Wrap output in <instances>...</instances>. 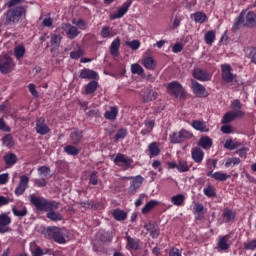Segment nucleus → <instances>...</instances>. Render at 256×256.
<instances>
[{
    "mask_svg": "<svg viewBox=\"0 0 256 256\" xmlns=\"http://www.w3.org/2000/svg\"><path fill=\"white\" fill-rule=\"evenodd\" d=\"M121 47V39L116 38L110 45V55L112 57H119V48Z\"/></svg>",
    "mask_w": 256,
    "mask_h": 256,
    "instance_id": "nucleus-22",
    "label": "nucleus"
},
{
    "mask_svg": "<svg viewBox=\"0 0 256 256\" xmlns=\"http://www.w3.org/2000/svg\"><path fill=\"white\" fill-rule=\"evenodd\" d=\"M42 235H44L45 239H52V241L59 243V245H64V243H67L63 230L57 226H48L44 228L42 230Z\"/></svg>",
    "mask_w": 256,
    "mask_h": 256,
    "instance_id": "nucleus-4",
    "label": "nucleus"
},
{
    "mask_svg": "<svg viewBox=\"0 0 256 256\" xmlns=\"http://www.w3.org/2000/svg\"><path fill=\"white\" fill-rule=\"evenodd\" d=\"M243 247L246 251H255V249H256V239H254L252 241L244 242Z\"/></svg>",
    "mask_w": 256,
    "mask_h": 256,
    "instance_id": "nucleus-53",
    "label": "nucleus"
},
{
    "mask_svg": "<svg viewBox=\"0 0 256 256\" xmlns=\"http://www.w3.org/2000/svg\"><path fill=\"white\" fill-rule=\"evenodd\" d=\"M2 143L5 147H13V145H15V140H13V136H11V134H6L2 138Z\"/></svg>",
    "mask_w": 256,
    "mask_h": 256,
    "instance_id": "nucleus-46",
    "label": "nucleus"
},
{
    "mask_svg": "<svg viewBox=\"0 0 256 256\" xmlns=\"http://www.w3.org/2000/svg\"><path fill=\"white\" fill-rule=\"evenodd\" d=\"M229 239H230L229 235H225L222 238H220L218 241L219 249H221L222 251H227V249H229V243H227Z\"/></svg>",
    "mask_w": 256,
    "mask_h": 256,
    "instance_id": "nucleus-39",
    "label": "nucleus"
},
{
    "mask_svg": "<svg viewBox=\"0 0 256 256\" xmlns=\"http://www.w3.org/2000/svg\"><path fill=\"white\" fill-rule=\"evenodd\" d=\"M148 151H149V157L153 159V157H157L159 153H161V150L159 149V146L157 145L156 142H152L148 146Z\"/></svg>",
    "mask_w": 256,
    "mask_h": 256,
    "instance_id": "nucleus-32",
    "label": "nucleus"
},
{
    "mask_svg": "<svg viewBox=\"0 0 256 256\" xmlns=\"http://www.w3.org/2000/svg\"><path fill=\"white\" fill-rule=\"evenodd\" d=\"M62 31L66 33L68 39H75L79 36L81 32L77 29V27L69 24V23H63L61 26Z\"/></svg>",
    "mask_w": 256,
    "mask_h": 256,
    "instance_id": "nucleus-11",
    "label": "nucleus"
},
{
    "mask_svg": "<svg viewBox=\"0 0 256 256\" xmlns=\"http://www.w3.org/2000/svg\"><path fill=\"white\" fill-rule=\"evenodd\" d=\"M4 161L8 167H13L17 163V155L15 153H9L4 156Z\"/></svg>",
    "mask_w": 256,
    "mask_h": 256,
    "instance_id": "nucleus-35",
    "label": "nucleus"
},
{
    "mask_svg": "<svg viewBox=\"0 0 256 256\" xmlns=\"http://www.w3.org/2000/svg\"><path fill=\"white\" fill-rule=\"evenodd\" d=\"M159 97V93L155 92L154 90H147L144 92L142 99L144 103H149V101H155Z\"/></svg>",
    "mask_w": 256,
    "mask_h": 256,
    "instance_id": "nucleus-27",
    "label": "nucleus"
},
{
    "mask_svg": "<svg viewBox=\"0 0 256 256\" xmlns=\"http://www.w3.org/2000/svg\"><path fill=\"white\" fill-rule=\"evenodd\" d=\"M97 87H99V83L95 80L89 82L86 86H85V94L86 95H91L93 93H95V91H97Z\"/></svg>",
    "mask_w": 256,
    "mask_h": 256,
    "instance_id": "nucleus-34",
    "label": "nucleus"
},
{
    "mask_svg": "<svg viewBox=\"0 0 256 256\" xmlns=\"http://www.w3.org/2000/svg\"><path fill=\"white\" fill-rule=\"evenodd\" d=\"M114 163L121 167V165H124L125 169H133V159L125 156L122 153H118L116 157L114 158Z\"/></svg>",
    "mask_w": 256,
    "mask_h": 256,
    "instance_id": "nucleus-9",
    "label": "nucleus"
},
{
    "mask_svg": "<svg viewBox=\"0 0 256 256\" xmlns=\"http://www.w3.org/2000/svg\"><path fill=\"white\" fill-rule=\"evenodd\" d=\"M14 55L16 59H23L25 57V46L18 45L14 48Z\"/></svg>",
    "mask_w": 256,
    "mask_h": 256,
    "instance_id": "nucleus-42",
    "label": "nucleus"
},
{
    "mask_svg": "<svg viewBox=\"0 0 256 256\" xmlns=\"http://www.w3.org/2000/svg\"><path fill=\"white\" fill-rule=\"evenodd\" d=\"M192 127L196 129V131H201V133L209 132V128H207V124L204 121L195 120L192 122Z\"/></svg>",
    "mask_w": 256,
    "mask_h": 256,
    "instance_id": "nucleus-29",
    "label": "nucleus"
},
{
    "mask_svg": "<svg viewBox=\"0 0 256 256\" xmlns=\"http://www.w3.org/2000/svg\"><path fill=\"white\" fill-rule=\"evenodd\" d=\"M127 47H130L132 51H137L139 47H141V42L139 40H132L130 42H126Z\"/></svg>",
    "mask_w": 256,
    "mask_h": 256,
    "instance_id": "nucleus-56",
    "label": "nucleus"
},
{
    "mask_svg": "<svg viewBox=\"0 0 256 256\" xmlns=\"http://www.w3.org/2000/svg\"><path fill=\"white\" fill-rule=\"evenodd\" d=\"M192 159L195 163H203L205 157V152L199 147L192 148Z\"/></svg>",
    "mask_w": 256,
    "mask_h": 256,
    "instance_id": "nucleus-19",
    "label": "nucleus"
},
{
    "mask_svg": "<svg viewBox=\"0 0 256 256\" xmlns=\"http://www.w3.org/2000/svg\"><path fill=\"white\" fill-rule=\"evenodd\" d=\"M15 67V62H13V58L8 54H2L0 56V73L3 75H7V73H11L13 68Z\"/></svg>",
    "mask_w": 256,
    "mask_h": 256,
    "instance_id": "nucleus-7",
    "label": "nucleus"
},
{
    "mask_svg": "<svg viewBox=\"0 0 256 256\" xmlns=\"http://www.w3.org/2000/svg\"><path fill=\"white\" fill-rule=\"evenodd\" d=\"M89 183L90 185H97V183H99V178L97 177V173L95 171L91 173Z\"/></svg>",
    "mask_w": 256,
    "mask_h": 256,
    "instance_id": "nucleus-61",
    "label": "nucleus"
},
{
    "mask_svg": "<svg viewBox=\"0 0 256 256\" xmlns=\"http://www.w3.org/2000/svg\"><path fill=\"white\" fill-rule=\"evenodd\" d=\"M159 205V202L157 200H151L149 201L143 208L142 213L143 215H147V213L151 212L155 207Z\"/></svg>",
    "mask_w": 256,
    "mask_h": 256,
    "instance_id": "nucleus-37",
    "label": "nucleus"
},
{
    "mask_svg": "<svg viewBox=\"0 0 256 256\" xmlns=\"http://www.w3.org/2000/svg\"><path fill=\"white\" fill-rule=\"evenodd\" d=\"M204 39L207 45H213L215 42V32L213 30L206 32Z\"/></svg>",
    "mask_w": 256,
    "mask_h": 256,
    "instance_id": "nucleus-45",
    "label": "nucleus"
},
{
    "mask_svg": "<svg viewBox=\"0 0 256 256\" xmlns=\"http://www.w3.org/2000/svg\"><path fill=\"white\" fill-rule=\"evenodd\" d=\"M243 117H245V112L243 111H229L226 114H224L222 118V123L223 125H227L228 123H231V121H235V119H241Z\"/></svg>",
    "mask_w": 256,
    "mask_h": 256,
    "instance_id": "nucleus-10",
    "label": "nucleus"
},
{
    "mask_svg": "<svg viewBox=\"0 0 256 256\" xmlns=\"http://www.w3.org/2000/svg\"><path fill=\"white\" fill-rule=\"evenodd\" d=\"M224 223H233L235 221L236 214L233 210L225 208L222 214Z\"/></svg>",
    "mask_w": 256,
    "mask_h": 256,
    "instance_id": "nucleus-25",
    "label": "nucleus"
},
{
    "mask_svg": "<svg viewBox=\"0 0 256 256\" xmlns=\"http://www.w3.org/2000/svg\"><path fill=\"white\" fill-rule=\"evenodd\" d=\"M143 181H145V178H143V176H136L133 179L130 187L128 188L129 195H135V193H137V189H139L143 185Z\"/></svg>",
    "mask_w": 256,
    "mask_h": 256,
    "instance_id": "nucleus-15",
    "label": "nucleus"
},
{
    "mask_svg": "<svg viewBox=\"0 0 256 256\" xmlns=\"http://www.w3.org/2000/svg\"><path fill=\"white\" fill-rule=\"evenodd\" d=\"M119 114V110L117 107H111L110 110L106 111L104 114L105 119H108L109 121H115L117 119V115Z\"/></svg>",
    "mask_w": 256,
    "mask_h": 256,
    "instance_id": "nucleus-33",
    "label": "nucleus"
},
{
    "mask_svg": "<svg viewBox=\"0 0 256 256\" xmlns=\"http://www.w3.org/2000/svg\"><path fill=\"white\" fill-rule=\"evenodd\" d=\"M231 109L234 110V113H237V111H242L243 104H241V101L239 99H235L231 102Z\"/></svg>",
    "mask_w": 256,
    "mask_h": 256,
    "instance_id": "nucleus-51",
    "label": "nucleus"
},
{
    "mask_svg": "<svg viewBox=\"0 0 256 256\" xmlns=\"http://www.w3.org/2000/svg\"><path fill=\"white\" fill-rule=\"evenodd\" d=\"M47 219H50V221H54L57 223V221H63V214L54 211H50L46 214Z\"/></svg>",
    "mask_w": 256,
    "mask_h": 256,
    "instance_id": "nucleus-36",
    "label": "nucleus"
},
{
    "mask_svg": "<svg viewBox=\"0 0 256 256\" xmlns=\"http://www.w3.org/2000/svg\"><path fill=\"white\" fill-rule=\"evenodd\" d=\"M113 217L116 221H125V219H127V214L121 209H115Z\"/></svg>",
    "mask_w": 256,
    "mask_h": 256,
    "instance_id": "nucleus-41",
    "label": "nucleus"
},
{
    "mask_svg": "<svg viewBox=\"0 0 256 256\" xmlns=\"http://www.w3.org/2000/svg\"><path fill=\"white\" fill-rule=\"evenodd\" d=\"M131 6V3L129 4H124L123 7L115 11L111 16L110 19L111 21H115V19H121L129 11V7Z\"/></svg>",
    "mask_w": 256,
    "mask_h": 256,
    "instance_id": "nucleus-20",
    "label": "nucleus"
},
{
    "mask_svg": "<svg viewBox=\"0 0 256 256\" xmlns=\"http://www.w3.org/2000/svg\"><path fill=\"white\" fill-rule=\"evenodd\" d=\"M142 65H144L145 69L149 71H155V67H157V61L153 59V57H145L142 59Z\"/></svg>",
    "mask_w": 256,
    "mask_h": 256,
    "instance_id": "nucleus-24",
    "label": "nucleus"
},
{
    "mask_svg": "<svg viewBox=\"0 0 256 256\" xmlns=\"http://www.w3.org/2000/svg\"><path fill=\"white\" fill-rule=\"evenodd\" d=\"M204 195L206 197H217V193L215 192V188L213 186L209 185L204 189Z\"/></svg>",
    "mask_w": 256,
    "mask_h": 256,
    "instance_id": "nucleus-55",
    "label": "nucleus"
},
{
    "mask_svg": "<svg viewBox=\"0 0 256 256\" xmlns=\"http://www.w3.org/2000/svg\"><path fill=\"white\" fill-rule=\"evenodd\" d=\"M222 71V80L226 83H231L232 85H241L239 82V77L236 74H233V68L229 64L221 65Z\"/></svg>",
    "mask_w": 256,
    "mask_h": 256,
    "instance_id": "nucleus-5",
    "label": "nucleus"
},
{
    "mask_svg": "<svg viewBox=\"0 0 256 256\" xmlns=\"http://www.w3.org/2000/svg\"><path fill=\"white\" fill-rule=\"evenodd\" d=\"M198 145L202 147V149L209 150L213 147V140H211L209 136H202L198 141Z\"/></svg>",
    "mask_w": 256,
    "mask_h": 256,
    "instance_id": "nucleus-26",
    "label": "nucleus"
},
{
    "mask_svg": "<svg viewBox=\"0 0 256 256\" xmlns=\"http://www.w3.org/2000/svg\"><path fill=\"white\" fill-rule=\"evenodd\" d=\"M38 172L40 175H44V177H49V175H51V168L47 166H42L38 168Z\"/></svg>",
    "mask_w": 256,
    "mask_h": 256,
    "instance_id": "nucleus-57",
    "label": "nucleus"
},
{
    "mask_svg": "<svg viewBox=\"0 0 256 256\" xmlns=\"http://www.w3.org/2000/svg\"><path fill=\"white\" fill-rule=\"evenodd\" d=\"M33 256H43L45 255V252H43V249L41 247L36 246L35 249L32 251Z\"/></svg>",
    "mask_w": 256,
    "mask_h": 256,
    "instance_id": "nucleus-62",
    "label": "nucleus"
},
{
    "mask_svg": "<svg viewBox=\"0 0 256 256\" xmlns=\"http://www.w3.org/2000/svg\"><path fill=\"white\" fill-rule=\"evenodd\" d=\"M0 131H4V133H11V127L5 123L3 118H0Z\"/></svg>",
    "mask_w": 256,
    "mask_h": 256,
    "instance_id": "nucleus-58",
    "label": "nucleus"
},
{
    "mask_svg": "<svg viewBox=\"0 0 256 256\" xmlns=\"http://www.w3.org/2000/svg\"><path fill=\"white\" fill-rule=\"evenodd\" d=\"M12 213L15 217L23 218L27 217L29 210H27V206L21 203L12 207Z\"/></svg>",
    "mask_w": 256,
    "mask_h": 256,
    "instance_id": "nucleus-17",
    "label": "nucleus"
},
{
    "mask_svg": "<svg viewBox=\"0 0 256 256\" xmlns=\"http://www.w3.org/2000/svg\"><path fill=\"white\" fill-rule=\"evenodd\" d=\"M24 2L25 0H9L5 5L9 9H11L12 7H17V5H21V3H24Z\"/></svg>",
    "mask_w": 256,
    "mask_h": 256,
    "instance_id": "nucleus-59",
    "label": "nucleus"
},
{
    "mask_svg": "<svg viewBox=\"0 0 256 256\" xmlns=\"http://www.w3.org/2000/svg\"><path fill=\"white\" fill-rule=\"evenodd\" d=\"M249 59L251 61V63H253L254 65H256V48H253L249 54Z\"/></svg>",
    "mask_w": 256,
    "mask_h": 256,
    "instance_id": "nucleus-63",
    "label": "nucleus"
},
{
    "mask_svg": "<svg viewBox=\"0 0 256 256\" xmlns=\"http://www.w3.org/2000/svg\"><path fill=\"white\" fill-rule=\"evenodd\" d=\"M71 59H81L83 57V50L78 49L70 53Z\"/></svg>",
    "mask_w": 256,
    "mask_h": 256,
    "instance_id": "nucleus-60",
    "label": "nucleus"
},
{
    "mask_svg": "<svg viewBox=\"0 0 256 256\" xmlns=\"http://www.w3.org/2000/svg\"><path fill=\"white\" fill-rule=\"evenodd\" d=\"M79 77L80 79H97L99 75L91 69L84 68L80 71Z\"/></svg>",
    "mask_w": 256,
    "mask_h": 256,
    "instance_id": "nucleus-21",
    "label": "nucleus"
},
{
    "mask_svg": "<svg viewBox=\"0 0 256 256\" xmlns=\"http://www.w3.org/2000/svg\"><path fill=\"white\" fill-rule=\"evenodd\" d=\"M229 178H231V175H227L223 172H215L213 175V179H215V181H227Z\"/></svg>",
    "mask_w": 256,
    "mask_h": 256,
    "instance_id": "nucleus-48",
    "label": "nucleus"
},
{
    "mask_svg": "<svg viewBox=\"0 0 256 256\" xmlns=\"http://www.w3.org/2000/svg\"><path fill=\"white\" fill-rule=\"evenodd\" d=\"M241 163V159L237 157L228 158L225 162V167H235V165H239Z\"/></svg>",
    "mask_w": 256,
    "mask_h": 256,
    "instance_id": "nucleus-52",
    "label": "nucleus"
},
{
    "mask_svg": "<svg viewBox=\"0 0 256 256\" xmlns=\"http://www.w3.org/2000/svg\"><path fill=\"white\" fill-rule=\"evenodd\" d=\"M50 131L51 129L45 124L44 118L41 117L36 120V132L38 135H47Z\"/></svg>",
    "mask_w": 256,
    "mask_h": 256,
    "instance_id": "nucleus-16",
    "label": "nucleus"
},
{
    "mask_svg": "<svg viewBox=\"0 0 256 256\" xmlns=\"http://www.w3.org/2000/svg\"><path fill=\"white\" fill-rule=\"evenodd\" d=\"M178 171L179 173H187V171H189V165L187 164V161L185 160L178 161Z\"/></svg>",
    "mask_w": 256,
    "mask_h": 256,
    "instance_id": "nucleus-50",
    "label": "nucleus"
},
{
    "mask_svg": "<svg viewBox=\"0 0 256 256\" xmlns=\"http://www.w3.org/2000/svg\"><path fill=\"white\" fill-rule=\"evenodd\" d=\"M167 93L173 95V97L179 99H185V88L179 83V81H172L167 84Z\"/></svg>",
    "mask_w": 256,
    "mask_h": 256,
    "instance_id": "nucleus-6",
    "label": "nucleus"
},
{
    "mask_svg": "<svg viewBox=\"0 0 256 256\" xmlns=\"http://www.w3.org/2000/svg\"><path fill=\"white\" fill-rule=\"evenodd\" d=\"M61 39H63V37L59 34L51 35L50 43H51L52 49H57L61 45Z\"/></svg>",
    "mask_w": 256,
    "mask_h": 256,
    "instance_id": "nucleus-38",
    "label": "nucleus"
},
{
    "mask_svg": "<svg viewBox=\"0 0 256 256\" xmlns=\"http://www.w3.org/2000/svg\"><path fill=\"white\" fill-rule=\"evenodd\" d=\"M70 139L73 145H79L83 140V133L79 130L72 131L70 134Z\"/></svg>",
    "mask_w": 256,
    "mask_h": 256,
    "instance_id": "nucleus-31",
    "label": "nucleus"
},
{
    "mask_svg": "<svg viewBox=\"0 0 256 256\" xmlns=\"http://www.w3.org/2000/svg\"><path fill=\"white\" fill-rule=\"evenodd\" d=\"M169 256H181V251L178 248L170 249Z\"/></svg>",
    "mask_w": 256,
    "mask_h": 256,
    "instance_id": "nucleus-64",
    "label": "nucleus"
},
{
    "mask_svg": "<svg viewBox=\"0 0 256 256\" xmlns=\"http://www.w3.org/2000/svg\"><path fill=\"white\" fill-rule=\"evenodd\" d=\"M171 203L176 205V207H181L185 203V196L183 194L175 195L171 198Z\"/></svg>",
    "mask_w": 256,
    "mask_h": 256,
    "instance_id": "nucleus-40",
    "label": "nucleus"
},
{
    "mask_svg": "<svg viewBox=\"0 0 256 256\" xmlns=\"http://www.w3.org/2000/svg\"><path fill=\"white\" fill-rule=\"evenodd\" d=\"M125 239L127 241V247H129V249H132L133 251L139 250V239L136 240L129 235H126Z\"/></svg>",
    "mask_w": 256,
    "mask_h": 256,
    "instance_id": "nucleus-28",
    "label": "nucleus"
},
{
    "mask_svg": "<svg viewBox=\"0 0 256 256\" xmlns=\"http://www.w3.org/2000/svg\"><path fill=\"white\" fill-rule=\"evenodd\" d=\"M191 89L194 95H205V86L201 85L199 82L195 80L191 81Z\"/></svg>",
    "mask_w": 256,
    "mask_h": 256,
    "instance_id": "nucleus-23",
    "label": "nucleus"
},
{
    "mask_svg": "<svg viewBox=\"0 0 256 256\" xmlns=\"http://www.w3.org/2000/svg\"><path fill=\"white\" fill-rule=\"evenodd\" d=\"M145 128L141 131L143 135H147V133H151L153 131V127H155V119L147 118L144 121Z\"/></svg>",
    "mask_w": 256,
    "mask_h": 256,
    "instance_id": "nucleus-30",
    "label": "nucleus"
},
{
    "mask_svg": "<svg viewBox=\"0 0 256 256\" xmlns=\"http://www.w3.org/2000/svg\"><path fill=\"white\" fill-rule=\"evenodd\" d=\"M125 137H127V129L125 128L119 129L114 137L115 143H117L119 139H125Z\"/></svg>",
    "mask_w": 256,
    "mask_h": 256,
    "instance_id": "nucleus-54",
    "label": "nucleus"
},
{
    "mask_svg": "<svg viewBox=\"0 0 256 256\" xmlns=\"http://www.w3.org/2000/svg\"><path fill=\"white\" fill-rule=\"evenodd\" d=\"M9 225H11V217H9V214H0V233H9V231H11Z\"/></svg>",
    "mask_w": 256,
    "mask_h": 256,
    "instance_id": "nucleus-13",
    "label": "nucleus"
},
{
    "mask_svg": "<svg viewBox=\"0 0 256 256\" xmlns=\"http://www.w3.org/2000/svg\"><path fill=\"white\" fill-rule=\"evenodd\" d=\"M5 25H17L22 17H27V6H17L6 11Z\"/></svg>",
    "mask_w": 256,
    "mask_h": 256,
    "instance_id": "nucleus-3",
    "label": "nucleus"
},
{
    "mask_svg": "<svg viewBox=\"0 0 256 256\" xmlns=\"http://www.w3.org/2000/svg\"><path fill=\"white\" fill-rule=\"evenodd\" d=\"M193 137V133L182 129L179 132H173L170 135V142L171 143H183V141H187V139H191Z\"/></svg>",
    "mask_w": 256,
    "mask_h": 256,
    "instance_id": "nucleus-8",
    "label": "nucleus"
},
{
    "mask_svg": "<svg viewBox=\"0 0 256 256\" xmlns=\"http://www.w3.org/2000/svg\"><path fill=\"white\" fill-rule=\"evenodd\" d=\"M192 75L198 81H211V74L205 69L194 68Z\"/></svg>",
    "mask_w": 256,
    "mask_h": 256,
    "instance_id": "nucleus-12",
    "label": "nucleus"
},
{
    "mask_svg": "<svg viewBox=\"0 0 256 256\" xmlns=\"http://www.w3.org/2000/svg\"><path fill=\"white\" fill-rule=\"evenodd\" d=\"M131 73H133V75H143V73H145V70L142 68L141 65L134 63L131 65Z\"/></svg>",
    "mask_w": 256,
    "mask_h": 256,
    "instance_id": "nucleus-47",
    "label": "nucleus"
},
{
    "mask_svg": "<svg viewBox=\"0 0 256 256\" xmlns=\"http://www.w3.org/2000/svg\"><path fill=\"white\" fill-rule=\"evenodd\" d=\"M64 153H67V155H72L73 157H76V155H79L80 151L77 147L73 145H67L64 148Z\"/></svg>",
    "mask_w": 256,
    "mask_h": 256,
    "instance_id": "nucleus-43",
    "label": "nucleus"
},
{
    "mask_svg": "<svg viewBox=\"0 0 256 256\" xmlns=\"http://www.w3.org/2000/svg\"><path fill=\"white\" fill-rule=\"evenodd\" d=\"M225 149H229V151H233L239 147V143L233 141V139H227L224 144Z\"/></svg>",
    "mask_w": 256,
    "mask_h": 256,
    "instance_id": "nucleus-49",
    "label": "nucleus"
},
{
    "mask_svg": "<svg viewBox=\"0 0 256 256\" xmlns=\"http://www.w3.org/2000/svg\"><path fill=\"white\" fill-rule=\"evenodd\" d=\"M192 17L196 23H205L207 21V15L203 12H196Z\"/></svg>",
    "mask_w": 256,
    "mask_h": 256,
    "instance_id": "nucleus-44",
    "label": "nucleus"
},
{
    "mask_svg": "<svg viewBox=\"0 0 256 256\" xmlns=\"http://www.w3.org/2000/svg\"><path fill=\"white\" fill-rule=\"evenodd\" d=\"M144 229H146V231H148V233H150L152 239H157L161 233L159 226H157L153 222H149L148 224H145Z\"/></svg>",
    "mask_w": 256,
    "mask_h": 256,
    "instance_id": "nucleus-18",
    "label": "nucleus"
},
{
    "mask_svg": "<svg viewBox=\"0 0 256 256\" xmlns=\"http://www.w3.org/2000/svg\"><path fill=\"white\" fill-rule=\"evenodd\" d=\"M241 27H248L249 29H255L256 27V14L253 11L247 12L243 10L240 15L235 19L232 31H239Z\"/></svg>",
    "mask_w": 256,
    "mask_h": 256,
    "instance_id": "nucleus-2",
    "label": "nucleus"
},
{
    "mask_svg": "<svg viewBox=\"0 0 256 256\" xmlns=\"http://www.w3.org/2000/svg\"><path fill=\"white\" fill-rule=\"evenodd\" d=\"M30 203L37 209V211H44L49 213L51 211H57L61 203L55 200H47L41 196H36L35 194L30 195Z\"/></svg>",
    "mask_w": 256,
    "mask_h": 256,
    "instance_id": "nucleus-1",
    "label": "nucleus"
},
{
    "mask_svg": "<svg viewBox=\"0 0 256 256\" xmlns=\"http://www.w3.org/2000/svg\"><path fill=\"white\" fill-rule=\"evenodd\" d=\"M29 187V177L26 175L20 176V181L18 186L16 187L14 193L19 197V195H23L25 191Z\"/></svg>",
    "mask_w": 256,
    "mask_h": 256,
    "instance_id": "nucleus-14",
    "label": "nucleus"
}]
</instances>
